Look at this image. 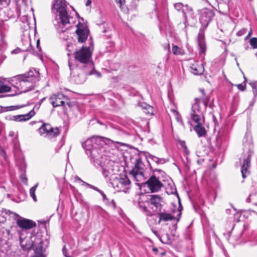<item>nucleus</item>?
Wrapping results in <instances>:
<instances>
[{
    "mask_svg": "<svg viewBox=\"0 0 257 257\" xmlns=\"http://www.w3.org/2000/svg\"><path fill=\"white\" fill-rule=\"evenodd\" d=\"M51 11L56 16L53 21L56 29L60 33L64 32L66 30L65 25L70 23V16L68 15L66 1L54 0Z\"/></svg>",
    "mask_w": 257,
    "mask_h": 257,
    "instance_id": "obj_1",
    "label": "nucleus"
},
{
    "mask_svg": "<svg viewBox=\"0 0 257 257\" xmlns=\"http://www.w3.org/2000/svg\"><path fill=\"white\" fill-rule=\"evenodd\" d=\"M20 243L24 250H33L34 257H44L42 252L43 241L40 238L32 236L28 237L24 234V231H19Z\"/></svg>",
    "mask_w": 257,
    "mask_h": 257,
    "instance_id": "obj_2",
    "label": "nucleus"
},
{
    "mask_svg": "<svg viewBox=\"0 0 257 257\" xmlns=\"http://www.w3.org/2000/svg\"><path fill=\"white\" fill-rule=\"evenodd\" d=\"M150 198L145 202H139V208L146 215L151 216L161 211L162 199L159 195H150Z\"/></svg>",
    "mask_w": 257,
    "mask_h": 257,
    "instance_id": "obj_3",
    "label": "nucleus"
},
{
    "mask_svg": "<svg viewBox=\"0 0 257 257\" xmlns=\"http://www.w3.org/2000/svg\"><path fill=\"white\" fill-rule=\"evenodd\" d=\"M101 139V137H93L87 139L82 144V147L89 157L91 158H95L96 157H101V155L103 154L104 151L103 148L99 146L101 145L100 144Z\"/></svg>",
    "mask_w": 257,
    "mask_h": 257,
    "instance_id": "obj_4",
    "label": "nucleus"
},
{
    "mask_svg": "<svg viewBox=\"0 0 257 257\" xmlns=\"http://www.w3.org/2000/svg\"><path fill=\"white\" fill-rule=\"evenodd\" d=\"M198 100L196 99L197 102L192 104L190 115L192 120L196 123L194 127V130L199 137H202L205 136L206 131L205 127L202 126L204 116L203 111L199 106Z\"/></svg>",
    "mask_w": 257,
    "mask_h": 257,
    "instance_id": "obj_5",
    "label": "nucleus"
},
{
    "mask_svg": "<svg viewBox=\"0 0 257 257\" xmlns=\"http://www.w3.org/2000/svg\"><path fill=\"white\" fill-rule=\"evenodd\" d=\"M39 73L36 70H30L27 73L20 75V91L26 92L34 88L36 82L39 80Z\"/></svg>",
    "mask_w": 257,
    "mask_h": 257,
    "instance_id": "obj_6",
    "label": "nucleus"
},
{
    "mask_svg": "<svg viewBox=\"0 0 257 257\" xmlns=\"http://www.w3.org/2000/svg\"><path fill=\"white\" fill-rule=\"evenodd\" d=\"M92 49L90 47L83 46L74 52L75 60L82 65L83 67L92 66L91 56Z\"/></svg>",
    "mask_w": 257,
    "mask_h": 257,
    "instance_id": "obj_7",
    "label": "nucleus"
},
{
    "mask_svg": "<svg viewBox=\"0 0 257 257\" xmlns=\"http://www.w3.org/2000/svg\"><path fill=\"white\" fill-rule=\"evenodd\" d=\"M252 154L253 150L251 146L243 149V152L240 158V162L241 164V175L244 179L250 174V161Z\"/></svg>",
    "mask_w": 257,
    "mask_h": 257,
    "instance_id": "obj_8",
    "label": "nucleus"
},
{
    "mask_svg": "<svg viewBox=\"0 0 257 257\" xmlns=\"http://www.w3.org/2000/svg\"><path fill=\"white\" fill-rule=\"evenodd\" d=\"M131 182L126 175L116 177L111 182V184L116 191L125 192L130 188Z\"/></svg>",
    "mask_w": 257,
    "mask_h": 257,
    "instance_id": "obj_9",
    "label": "nucleus"
},
{
    "mask_svg": "<svg viewBox=\"0 0 257 257\" xmlns=\"http://www.w3.org/2000/svg\"><path fill=\"white\" fill-rule=\"evenodd\" d=\"M39 133L49 139L57 137L60 134V131L58 127H53L49 123H43L39 129Z\"/></svg>",
    "mask_w": 257,
    "mask_h": 257,
    "instance_id": "obj_10",
    "label": "nucleus"
},
{
    "mask_svg": "<svg viewBox=\"0 0 257 257\" xmlns=\"http://www.w3.org/2000/svg\"><path fill=\"white\" fill-rule=\"evenodd\" d=\"M173 7L177 12L182 14L185 23L188 22V17H192L194 15L192 8L188 5H184L179 2L174 3Z\"/></svg>",
    "mask_w": 257,
    "mask_h": 257,
    "instance_id": "obj_11",
    "label": "nucleus"
},
{
    "mask_svg": "<svg viewBox=\"0 0 257 257\" xmlns=\"http://www.w3.org/2000/svg\"><path fill=\"white\" fill-rule=\"evenodd\" d=\"M50 100L54 107L64 106L65 104L70 105L69 99L62 93L53 94L50 97Z\"/></svg>",
    "mask_w": 257,
    "mask_h": 257,
    "instance_id": "obj_12",
    "label": "nucleus"
},
{
    "mask_svg": "<svg viewBox=\"0 0 257 257\" xmlns=\"http://www.w3.org/2000/svg\"><path fill=\"white\" fill-rule=\"evenodd\" d=\"M215 16L214 11L209 9H204L200 13L199 21L202 27L206 28Z\"/></svg>",
    "mask_w": 257,
    "mask_h": 257,
    "instance_id": "obj_13",
    "label": "nucleus"
},
{
    "mask_svg": "<svg viewBox=\"0 0 257 257\" xmlns=\"http://www.w3.org/2000/svg\"><path fill=\"white\" fill-rule=\"evenodd\" d=\"M160 177L156 175H152L146 182L148 187L152 192H157L163 186V184L160 180Z\"/></svg>",
    "mask_w": 257,
    "mask_h": 257,
    "instance_id": "obj_14",
    "label": "nucleus"
},
{
    "mask_svg": "<svg viewBox=\"0 0 257 257\" xmlns=\"http://www.w3.org/2000/svg\"><path fill=\"white\" fill-rule=\"evenodd\" d=\"M17 225L22 229L21 231H24V234L27 233L28 230L32 229L37 226L35 221L22 217L20 218V219L18 220Z\"/></svg>",
    "mask_w": 257,
    "mask_h": 257,
    "instance_id": "obj_15",
    "label": "nucleus"
},
{
    "mask_svg": "<svg viewBox=\"0 0 257 257\" xmlns=\"http://www.w3.org/2000/svg\"><path fill=\"white\" fill-rule=\"evenodd\" d=\"M75 31L78 42L81 43H84L87 39L89 31L82 24L79 23L77 26Z\"/></svg>",
    "mask_w": 257,
    "mask_h": 257,
    "instance_id": "obj_16",
    "label": "nucleus"
},
{
    "mask_svg": "<svg viewBox=\"0 0 257 257\" xmlns=\"http://www.w3.org/2000/svg\"><path fill=\"white\" fill-rule=\"evenodd\" d=\"M9 85L11 88L14 87L16 89L15 91H12L13 92L10 94L7 95V96L12 97L16 95L19 93L18 91H20L21 86H20L19 81H20V75L16 76L15 77L8 78Z\"/></svg>",
    "mask_w": 257,
    "mask_h": 257,
    "instance_id": "obj_17",
    "label": "nucleus"
},
{
    "mask_svg": "<svg viewBox=\"0 0 257 257\" xmlns=\"http://www.w3.org/2000/svg\"><path fill=\"white\" fill-rule=\"evenodd\" d=\"M90 158L91 163H92L96 167H103L104 165H105V164L107 163H113L103 154L101 155V157H96L95 158H91V157Z\"/></svg>",
    "mask_w": 257,
    "mask_h": 257,
    "instance_id": "obj_18",
    "label": "nucleus"
},
{
    "mask_svg": "<svg viewBox=\"0 0 257 257\" xmlns=\"http://www.w3.org/2000/svg\"><path fill=\"white\" fill-rule=\"evenodd\" d=\"M90 158L91 163H92L96 167H103L104 165H105V164L107 163H113L103 154L101 155V157H96L95 158H91V157Z\"/></svg>",
    "mask_w": 257,
    "mask_h": 257,
    "instance_id": "obj_19",
    "label": "nucleus"
},
{
    "mask_svg": "<svg viewBox=\"0 0 257 257\" xmlns=\"http://www.w3.org/2000/svg\"><path fill=\"white\" fill-rule=\"evenodd\" d=\"M197 42L200 53H205L206 49L203 31L200 30L197 36Z\"/></svg>",
    "mask_w": 257,
    "mask_h": 257,
    "instance_id": "obj_20",
    "label": "nucleus"
},
{
    "mask_svg": "<svg viewBox=\"0 0 257 257\" xmlns=\"http://www.w3.org/2000/svg\"><path fill=\"white\" fill-rule=\"evenodd\" d=\"M12 92V88L9 85L8 78H0V93Z\"/></svg>",
    "mask_w": 257,
    "mask_h": 257,
    "instance_id": "obj_21",
    "label": "nucleus"
},
{
    "mask_svg": "<svg viewBox=\"0 0 257 257\" xmlns=\"http://www.w3.org/2000/svg\"><path fill=\"white\" fill-rule=\"evenodd\" d=\"M156 214H157L159 215V222H167L168 221L172 220L175 218L173 215L165 211L161 212V211H160L159 213H156Z\"/></svg>",
    "mask_w": 257,
    "mask_h": 257,
    "instance_id": "obj_22",
    "label": "nucleus"
},
{
    "mask_svg": "<svg viewBox=\"0 0 257 257\" xmlns=\"http://www.w3.org/2000/svg\"><path fill=\"white\" fill-rule=\"evenodd\" d=\"M144 164L140 157L136 159L135 167L133 168L131 173H136V172H144Z\"/></svg>",
    "mask_w": 257,
    "mask_h": 257,
    "instance_id": "obj_23",
    "label": "nucleus"
},
{
    "mask_svg": "<svg viewBox=\"0 0 257 257\" xmlns=\"http://www.w3.org/2000/svg\"><path fill=\"white\" fill-rule=\"evenodd\" d=\"M35 114L34 110H31L29 113L23 115H18L14 116V119L18 121H26L30 119Z\"/></svg>",
    "mask_w": 257,
    "mask_h": 257,
    "instance_id": "obj_24",
    "label": "nucleus"
},
{
    "mask_svg": "<svg viewBox=\"0 0 257 257\" xmlns=\"http://www.w3.org/2000/svg\"><path fill=\"white\" fill-rule=\"evenodd\" d=\"M191 72L194 75L202 74L204 72V67L202 64L199 65L195 63L190 67Z\"/></svg>",
    "mask_w": 257,
    "mask_h": 257,
    "instance_id": "obj_25",
    "label": "nucleus"
},
{
    "mask_svg": "<svg viewBox=\"0 0 257 257\" xmlns=\"http://www.w3.org/2000/svg\"><path fill=\"white\" fill-rule=\"evenodd\" d=\"M146 158L148 159V163L149 165H150V163L149 159L151 160L152 161L154 162L158 165L163 164L167 162V160L164 158H159L157 157L153 156L150 154H148V155L146 156Z\"/></svg>",
    "mask_w": 257,
    "mask_h": 257,
    "instance_id": "obj_26",
    "label": "nucleus"
},
{
    "mask_svg": "<svg viewBox=\"0 0 257 257\" xmlns=\"http://www.w3.org/2000/svg\"><path fill=\"white\" fill-rule=\"evenodd\" d=\"M5 213L7 215H8L9 217V219H13L16 221V223L17 224V221L18 219H20L21 216L17 214L15 212H12L10 210H5Z\"/></svg>",
    "mask_w": 257,
    "mask_h": 257,
    "instance_id": "obj_27",
    "label": "nucleus"
},
{
    "mask_svg": "<svg viewBox=\"0 0 257 257\" xmlns=\"http://www.w3.org/2000/svg\"><path fill=\"white\" fill-rule=\"evenodd\" d=\"M196 99L199 100L198 103H199V106L200 107V104L201 102L203 104V105L205 107H206V106L208 104V101L210 99V97L208 95H203V97L202 98H195V102L194 103H196L197 102Z\"/></svg>",
    "mask_w": 257,
    "mask_h": 257,
    "instance_id": "obj_28",
    "label": "nucleus"
},
{
    "mask_svg": "<svg viewBox=\"0 0 257 257\" xmlns=\"http://www.w3.org/2000/svg\"><path fill=\"white\" fill-rule=\"evenodd\" d=\"M131 173L133 175L134 179L136 180L137 182H140L143 183V181L144 180V172H136V173Z\"/></svg>",
    "mask_w": 257,
    "mask_h": 257,
    "instance_id": "obj_29",
    "label": "nucleus"
},
{
    "mask_svg": "<svg viewBox=\"0 0 257 257\" xmlns=\"http://www.w3.org/2000/svg\"><path fill=\"white\" fill-rule=\"evenodd\" d=\"M38 186V183H37L34 186H33L30 189V196L32 197L34 201L35 202L37 201V198H36V196L35 195V191H36Z\"/></svg>",
    "mask_w": 257,
    "mask_h": 257,
    "instance_id": "obj_30",
    "label": "nucleus"
},
{
    "mask_svg": "<svg viewBox=\"0 0 257 257\" xmlns=\"http://www.w3.org/2000/svg\"><path fill=\"white\" fill-rule=\"evenodd\" d=\"M171 111L174 113V115L175 116V118H176V120L178 122L180 123L181 124L183 125V122L182 121L181 116L179 114V113L177 111L175 110V109H172Z\"/></svg>",
    "mask_w": 257,
    "mask_h": 257,
    "instance_id": "obj_31",
    "label": "nucleus"
},
{
    "mask_svg": "<svg viewBox=\"0 0 257 257\" xmlns=\"http://www.w3.org/2000/svg\"><path fill=\"white\" fill-rule=\"evenodd\" d=\"M112 163H107L105 164V165L103 167H101L102 168V173L103 175L105 177H107L108 176L109 174V165H111Z\"/></svg>",
    "mask_w": 257,
    "mask_h": 257,
    "instance_id": "obj_32",
    "label": "nucleus"
},
{
    "mask_svg": "<svg viewBox=\"0 0 257 257\" xmlns=\"http://www.w3.org/2000/svg\"><path fill=\"white\" fill-rule=\"evenodd\" d=\"M169 234H166L165 235H163L162 236L161 238V241L164 243H166V244H170L171 243V240L170 238H169Z\"/></svg>",
    "mask_w": 257,
    "mask_h": 257,
    "instance_id": "obj_33",
    "label": "nucleus"
},
{
    "mask_svg": "<svg viewBox=\"0 0 257 257\" xmlns=\"http://www.w3.org/2000/svg\"><path fill=\"white\" fill-rule=\"evenodd\" d=\"M75 81L77 84H81L85 81L84 77H81L79 74L77 76H74Z\"/></svg>",
    "mask_w": 257,
    "mask_h": 257,
    "instance_id": "obj_34",
    "label": "nucleus"
},
{
    "mask_svg": "<svg viewBox=\"0 0 257 257\" xmlns=\"http://www.w3.org/2000/svg\"><path fill=\"white\" fill-rule=\"evenodd\" d=\"M172 52L175 55H180L181 54V49L176 45H173L172 47Z\"/></svg>",
    "mask_w": 257,
    "mask_h": 257,
    "instance_id": "obj_35",
    "label": "nucleus"
},
{
    "mask_svg": "<svg viewBox=\"0 0 257 257\" xmlns=\"http://www.w3.org/2000/svg\"><path fill=\"white\" fill-rule=\"evenodd\" d=\"M250 45L253 47V48H257V38H252L249 41Z\"/></svg>",
    "mask_w": 257,
    "mask_h": 257,
    "instance_id": "obj_36",
    "label": "nucleus"
},
{
    "mask_svg": "<svg viewBox=\"0 0 257 257\" xmlns=\"http://www.w3.org/2000/svg\"><path fill=\"white\" fill-rule=\"evenodd\" d=\"M246 31H247L246 29L242 28L237 32L236 35L238 37L242 36L245 34Z\"/></svg>",
    "mask_w": 257,
    "mask_h": 257,
    "instance_id": "obj_37",
    "label": "nucleus"
},
{
    "mask_svg": "<svg viewBox=\"0 0 257 257\" xmlns=\"http://www.w3.org/2000/svg\"><path fill=\"white\" fill-rule=\"evenodd\" d=\"M250 85L253 89V93L254 94V98H255L256 95H257V88H256V85L254 83H250Z\"/></svg>",
    "mask_w": 257,
    "mask_h": 257,
    "instance_id": "obj_38",
    "label": "nucleus"
},
{
    "mask_svg": "<svg viewBox=\"0 0 257 257\" xmlns=\"http://www.w3.org/2000/svg\"><path fill=\"white\" fill-rule=\"evenodd\" d=\"M10 0H0V5L3 6H8Z\"/></svg>",
    "mask_w": 257,
    "mask_h": 257,
    "instance_id": "obj_39",
    "label": "nucleus"
},
{
    "mask_svg": "<svg viewBox=\"0 0 257 257\" xmlns=\"http://www.w3.org/2000/svg\"><path fill=\"white\" fill-rule=\"evenodd\" d=\"M236 86L239 90L241 91L244 90L245 88V84H239L236 85Z\"/></svg>",
    "mask_w": 257,
    "mask_h": 257,
    "instance_id": "obj_40",
    "label": "nucleus"
},
{
    "mask_svg": "<svg viewBox=\"0 0 257 257\" xmlns=\"http://www.w3.org/2000/svg\"><path fill=\"white\" fill-rule=\"evenodd\" d=\"M78 180L81 181L82 182V185H86V186L89 187V188H90L91 189H93V188L94 186L92 185L89 184H88V183H86V182H85L84 181H82L80 178H79Z\"/></svg>",
    "mask_w": 257,
    "mask_h": 257,
    "instance_id": "obj_41",
    "label": "nucleus"
},
{
    "mask_svg": "<svg viewBox=\"0 0 257 257\" xmlns=\"http://www.w3.org/2000/svg\"><path fill=\"white\" fill-rule=\"evenodd\" d=\"M115 1L119 5L120 8H121L125 4V0H115Z\"/></svg>",
    "mask_w": 257,
    "mask_h": 257,
    "instance_id": "obj_42",
    "label": "nucleus"
},
{
    "mask_svg": "<svg viewBox=\"0 0 257 257\" xmlns=\"http://www.w3.org/2000/svg\"><path fill=\"white\" fill-rule=\"evenodd\" d=\"M154 172H159L161 175L162 177H164V176L166 175V173L163 171L162 170H160V169H155Z\"/></svg>",
    "mask_w": 257,
    "mask_h": 257,
    "instance_id": "obj_43",
    "label": "nucleus"
},
{
    "mask_svg": "<svg viewBox=\"0 0 257 257\" xmlns=\"http://www.w3.org/2000/svg\"><path fill=\"white\" fill-rule=\"evenodd\" d=\"M20 52H21V49L19 48H17L15 50H13L11 53H12V54H18Z\"/></svg>",
    "mask_w": 257,
    "mask_h": 257,
    "instance_id": "obj_44",
    "label": "nucleus"
},
{
    "mask_svg": "<svg viewBox=\"0 0 257 257\" xmlns=\"http://www.w3.org/2000/svg\"><path fill=\"white\" fill-rule=\"evenodd\" d=\"M21 179L23 183H27V178L26 177L25 175H22L21 177Z\"/></svg>",
    "mask_w": 257,
    "mask_h": 257,
    "instance_id": "obj_45",
    "label": "nucleus"
},
{
    "mask_svg": "<svg viewBox=\"0 0 257 257\" xmlns=\"http://www.w3.org/2000/svg\"><path fill=\"white\" fill-rule=\"evenodd\" d=\"M99 193L101 195L103 200H107L106 196L103 191H101V192Z\"/></svg>",
    "mask_w": 257,
    "mask_h": 257,
    "instance_id": "obj_46",
    "label": "nucleus"
},
{
    "mask_svg": "<svg viewBox=\"0 0 257 257\" xmlns=\"http://www.w3.org/2000/svg\"><path fill=\"white\" fill-rule=\"evenodd\" d=\"M255 102V98H253L249 104V107H252Z\"/></svg>",
    "mask_w": 257,
    "mask_h": 257,
    "instance_id": "obj_47",
    "label": "nucleus"
},
{
    "mask_svg": "<svg viewBox=\"0 0 257 257\" xmlns=\"http://www.w3.org/2000/svg\"><path fill=\"white\" fill-rule=\"evenodd\" d=\"M178 211L179 213H178V214L177 215H178V218H177V222L179 221L180 217L181 215V211L178 209Z\"/></svg>",
    "mask_w": 257,
    "mask_h": 257,
    "instance_id": "obj_48",
    "label": "nucleus"
},
{
    "mask_svg": "<svg viewBox=\"0 0 257 257\" xmlns=\"http://www.w3.org/2000/svg\"><path fill=\"white\" fill-rule=\"evenodd\" d=\"M4 155H5V152H4V150L1 147H0V157L1 156H4Z\"/></svg>",
    "mask_w": 257,
    "mask_h": 257,
    "instance_id": "obj_49",
    "label": "nucleus"
},
{
    "mask_svg": "<svg viewBox=\"0 0 257 257\" xmlns=\"http://www.w3.org/2000/svg\"><path fill=\"white\" fill-rule=\"evenodd\" d=\"M251 34H252V31H251V30H250L248 33V35L245 38V40H247L251 35Z\"/></svg>",
    "mask_w": 257,
    "mask_h": 257,
    "instance_id": "obj_50",
    "label": "nucleus"
},
{
    "mask_svg": "<svg viewBox=\"0 0 257 257\" xmlns=\"http://www.w3.org/2000/svg\"><path fill=\"white\" fill-rule=\"evenodd\" d=\"M184 151L185 152V153L188 154L189 153V151H188V149H187V147L186 146H184Z\"/></svg>",
    "mask_w": 257,
    "mask_h": 257,
    "instance_id": "obj_51",
    "label": "nucleus"
},
{
    "mask_svg": "<svg viewBox=\"0 0 257 257\" xmlns=\"http://www.w3.org/2000/svg\"><path fill=\"white\" fill-rule=\"evenodd\" d=\"M251 195L250 194L248 197H247V198L246 199V202H250L251 201Z\"/></svg>",
    "mask_w": 257,
    "mask_h": 257,
    "instance_id": "obj_52",
    "label": "nucleus"
},
{
    "mask_svg": "<svg viewBox=\"0 0 257 257\" xmlns=\"http://www.w3.org/2000/svg\"><path fill=\"white\" fill-rule=\"evenodd\" d=\"M93 189L95 190V191H97L99 193H100L101 192V190H100V189H99L98 188H97L95 186H94Z\"/></svg>",
    "mask_w": 257,
    "mask_h": 257,
    "instance_id": "obj_53",
    "label": "nucleus"
},
{
    "mask_svg": "<svg viewBox=\"0 0 257 257\" xmlns=\"http://www.w3.org/2000/svg\"><path fill=\"white\" fill-rule=\"evenodd\" d=\"M91 4V0H88L87 2H86V6H89V5H90V4Z\"/></svg>",
    "mask_w": 257,
    "mask_h": 257,
    "instance_id": "obj_54",
    "label": "nucleus"
},
{
    "mask_svg": "<svg viewBox=\"0 0 257 257\" xmlns=\"http://www.w3.org/2000/svg\"><path fill=\"white\" fill-rule=\"evenodd\" d=\"M46 99V97H43V98H42L40 101H39V106L41 105V104H42V103L43 102V101Z\"/></svg>",
    "mask_w": 257,
    "mask_h": 257,
    "instance_id": "obj_55",
    "label": "nucleus"
},
{
    "mask_svg": "<svg viewBox=\"0 0 257 257\" xmlns=\"http://www.w3.org/2000/svg\"><path fill=\"white\" fill-rule=\"evenodd\" d=\"M199 90L202 93L203 95H205V91H204V90L203 89H200Z\"/></svg>",
    "mask_w": 257,
    "mask_h": 257,
    "instance_id": "obj_56",
    "label": "nucleus"
},
{
    "mask_svg": "<svg viewBox=\"0 0 257 257\" xmlns=\"http://www.w3.org/2000/svg\"><path fill=\"white\" fill-rule=\"evenodd\" d=\"M158 249L157 248H154L153 249V251L155 252V253H157V252L158 251Z\"/></svg>",
    "mask_w": 257,
    "mask_h": 257,
    "instance_id": "obj_57",
    "label": "nucleus"
},
{
    "mask_svg": "<svg viewBox=\"0 0 257 257\" xmlns=\"http://www.w3.org/2000/svg\"><path fill=\"white\" fill-rule=\"evenodd\" d=\"M181 145L184 148V146H186L185 142H182L181 143Z\"/></svg>",
    "mask_w": 257,
    "mask_h": 257,
    "instance_id": "obj_58",
    "label": "nucleus"
},
{
    "mask_svg": "<svg viewBox=\"0 0 257 257\" xmlns=\"http://www.w3.org/2000/svg\"><path fill=\"white\" fill-rule=\"evenodd\" d=\"M39 43H40V41L38 40L37 42V47L38 48H39Z\"/></svg>",
    "mask_w": 257,
    "mask_h": 257,
    "instance_id": "obj_59",
    "label": "nucleus"
},
{
    "mask_svg": "<svg viewBox=\"0 0 257 257\" xmlns=\"http://www.w3.org/2000/svg\"><path fill=\"white\" fill-rule=\"evenodd\" d=\"M63 254H64L66 256V257H67V256H66V251H65V248H63Z\"/></svg>",
    "mask_w": 257,
    "mask_h": 257,
    "instance_id": "obj_60",
    "label": "nucleus"
},
{
    "mask_svg": "<svg viewBox=\"0 0 257 257\" xmlns=\"http://www.w3.org/2000/svg\"><path fill=\"white\" fill-rule=\"evenodd\" d=\"M6 231H7V234H8V235H10V234L11 231H10V230L7 229V230H6Z\"/></svg>",
    "mask_w": 257,
    "mask_h": 257,
    "instance_id": "obj_61",
    "label": "nucleus"
},
{
    "mask_svg": "<svg viewBox=\"0 0 257 257\" xmlns=\"http://www.w3.org/2000/svg\"><path fill=\"white\" fill-rule=\"evenodd\" d=\"M69 66L70 70H71V71H72V66L70 63H69Z\"/></svg>",
    "mask_w": 257,
    "mask_h": 257,
    "instance_id": "obj_62",
    "label": "nucleus"
},
{
    "mask_svg": "<svg viewBox=\"0 0 257 257\" xmlns=\"http://www.w3.org/2000/svg\"><path fill=\"white\" fill-rule=\"evenodd\" d=\"M97 75L98 77H101V74H100V73L97 72Z\"/></svg>",
    "mask_w": 257,
    "mask_h": 257,
    "instance_id": "obj_63",
    "label": "nucleus"
},
{
    "mask_svg": "<svg viewBox=\"0 0 257 257\" xmlns=\"http://www.w3.org/2000/svg\"><path fill=\"white\" fill-rule=\"evenodd\" d=\"M14 135V132H11L10 133V136H13Z\"/></svg>",
    "mask_w": 257,
    "mask_h": 257,
    "instance_id": "obj_64",
    "label": "nucleus"
}]
</instances>
